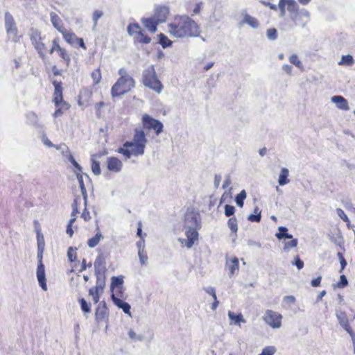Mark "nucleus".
Wrapping results in <instances>:
<instances>
[{
  "label": "nucleus",
  "mask_w": 355,
  "mask_h": 355,
  "mask_svg": "<svg viewBox=\"0 0 355 355\" xmlns=\"http://www.w3.org/2000/svg\"><path fill=\"white\" fill-rule=\"evenodd\" d=\"M168 32L175 37H197L200 27L187 15L176 16L173 21L168 24Z\"/></svg>",
  "instance_id": "nucleus-1"
},
{
  "label": "nucleus",
  "mask_w": 355,
  "mask_h": 355,
  "mask_svg": "<svg viewBox=\"0 0 355 355\" xmlns=\"http://www.w3.org/2000/svg\"><path fill=\"white\" fill-rule=\"evenodd\" d=\"M146 143L147 139L144 130L136 129L133 141L125 142L117 152L122 154L125 158H130L132 155H141L144 153Z\"/></svg>",
  "instance_id": "nucleus-2"
},
{
  "label": "nucleus",
  "mask_w": 355,
  "mask_h": 355,
  "mask_svg": "<svg viewBox=\"0 0 355 355\" xmlns=\"http://www.w3.org/2000/svg\"><path fill=\"white\" fill-rule=\"evenodd\" d=\"M95 274L96 276V286L89 290V295L92 297L95 304L100 300V295L103 293L105 286V263L103 257L98 256L94 262Z\"/></svg>",
  "instance_id": "nucleus-3"
},
{
  "label": "nucleus",
  "mask_w": 355,
  "mask_h": 355,
  "mask_svg": "<svg viewBox=\"0 0 355 355\" xmlns=\"http://www.w3.org/2000/svg\"><path fill=\"white\" fill-rule=\"evenodd\" d=\"M118 73L120 77L111 89L112 97L123 95L135 87L134 78L127 73L124 68H121Z\"/></svg>",
  "instance_id": "nucleus-4"
},
{
  "label": "nucleus",
  "mask_w": 355,
  "mask_h": 355,
  "mask_svg": "<svg viewBox=\"0 0 355 355\" xmlns=\"http://www.w3.org/2000/svg\"><path fill=\"white\" fill-rule=\"evenodd\" d=\"M142 83L157 94H160L163 89V85L157 76L153 65L148 66L143 71Z\"/></svg>",
  "instance_id": "nucleus-5"
},
{
  "label": "nucleus",
  "mask_w": 355,
  "mask_h": 355,
  "mask_svg": "<svg viewBox=\"0 0 355 355\" xmlns=\"http://www.w3.org/2000/svg\"><path fill=\"white\" fill-rule=\"evenodd\" d=\"M31 44L35 47L40 57L42 59L45 58L46 46L42 42L43 37L41 31L37 28H31L29 32Z\"/></svg>",
  "instance_id": "nucleus-6"
},
{
  "label": "nucleus",
  "mask_w": 355,
  "mask_h": 355,
  "mask_svg": "<svg viewBox=\"0 0 355 355\" xmlns=\"http://www.w3.org/2000/svg\"><path fill=\"white\" fill-rule=\"evenodd\" d=\"M4 21L5 28L8 38L13 42H17L19 39V36L18 35L17 24L12 15L9 12L5 13Z\"/></svg>",
  "instance_id": "nucleus-7"
},
{
  "label": "nucleus",
  "mask_w": 355,
  "mask_h": 355,
  "mask_svg": "<svg viewBox=\"0 0 355 355\" xmlns=\"http://www.w3.org/2000/svg\"><path fill=\"white\" fill-rule=\"evenodd\" d=\"M283 316L281 313L268 309L265 311L263 320L273 329H278L282 326Z\"/></svg>",
  "instance_id": "nucleus-8"
},
{
  "label": "nucleus",
  "mask_w": 355,
  "mask_h": 355,
  "mask_svg": "<svg viewBox=\"0 0 355 355\" xmlns=\"http://www.w3.org/2000/svg\"><path fill=\"white\" fill-rule=\"evenodd\" d=\"M143 128L146 130H154L156 135H159L163 130L162 123L150 116L145 114L142 119Z\"/></svg>",
  "instance_id": "nucleus-9"
},
{
  "label": "nucleus",
  "mask_w": 355,
  "mask_h": 355,
  "mask_svg": "<svg viewBox=\"0 0 355 355\" xmlns=\"http://www.w3.org/2000/svg\"><path fill=\"white\" fill-rule=\"evenodd\" d=\"M109 311L105 301H101L97 306L95 311V320L97 323L108 321Z\"/></svg>",
  "instance_id": "nucleus-10"
},
{
  "label": "nucleus",
  "mask_w": 355,
  "mask_h": 355,
  "mask_svg": "<svg viewBox=\"0 0 355 355\" xmlns=\"http://www.w3.org/2000/svg\"><path fill=\"white\" fill-rule=\"evenodd\" d=\"M80 200V198H76L71 205V218L69 220L66 230L67 234L69 236V237H72L73 235L72 225L76 220V215L79 213Z\"/></svg>",
  "instance_id": "nucleus-11"
},
{
  "label": "nucleus",
  "mask_w": 355,
  "mask_h": 355,
  "mask_svg": "<svg viewBox=\"0 0 355 355\" xmlns=\"http://www.w3.org/2000/svg\"><path fill=\"white\" fill-rule=\"evenodd\" d=\"M199 214L196 212L194 209H187L185 217H184V223L186 225L188 226V228H200V223L198 220Z\"/></svg>",
  "instance_id": "nucleus-12"
},
{
  "label": "nucleus",
  "mask_w": 355,
  "mask_h": 355,
  "mask_svg": "<svg viewBox=\"0 0 355 355\" xmlns=\"http://www.w3.org/2000/svg\"><path fill=\"white\" fill-rule=\"evenodd\" d=\"M198 229V228L192 227L188 228L185 232L187 239L186 240L180 239L179 241L182 243H184L187 248H191L193 245L194 243L198 240V232L197 231Z\"/></svg>",
  "instance_id": "nucleus-13"
},
{
  "label": "nucleus",
  "mask_w": 355,
  "mask_h": 355,
  "mask_svg": "<svg viewBox=\"0 0 355 355\" xmlns=\"http://www.w3.org/2000/svg\"><path fill=\"white\" fill-rule=\"evenodd\" d=\"M310 15V12L307 10L302 9L294 15L291 16V19L295 21L297 25H300L304 28L309 21Z\"/></svg>",
  "instance_id": "nucleus-14"
},
{
  "label": "nucleus",
  "mask_w": 355,
  "mask_h": 355,
  "mask_svg": "<svg viewBox=\"0 0 355 355\" xmlns=\"http://www.w3.org/2000/svg\"><path fill=\"white\" fill-rule=\"evenodd\" d=\"M107 169L110 171L118 173L123 167L122 162L116 157H110L107 159Z\"/></svg>",
  "instance_id": "nucleus-15"
},
{
  "label": "nucleus",
  "mask_w": 355,
  "mask_h": 355,
  "mask_svg": "<svg viewBox=\"0 0 355 355\" xmlns=\"http://www.w3.org/2000/svg\"><path fill=\"white\" fill-rule=\"evenodd\" d=\"M169 13V10L166 6H157L155 8V14L153 17L156 21L160 24L166 21L167 16Z\"/></svg>",
  "instance_id": "nucleus-16"
},
{
  "label": "nucleus",
  "mask_w": 355,
  "mask_h": 355,
  "mask_svg": "<svg viewBox=\"0 0 355 355\" xmlns=\"http://www.w3.org/2000/svg\"><path fill=\"white\" fill-rule=\"evenodd\" d=\"M37 277L41 288L44 291H46L47 286L46 283L45 269L43 263H38L37 268Z\"/></svg>",
  "instance_id": "nucleus-17"
},
{
  "label": "nucleus",
  "mask_w": 355,
  "mask_h": 355,
  "mask_svg": "<svg viewBox=\"0 0 355 355\" xmlns=\"http://www.w3.org/2000/svg\"><path fill=\"white\" fill-rule=\"evenodd\" d=\"M336 318L340 325L345 329H349L351 327L347 313L344 311H338L336 312Z\"/></svg>",
  "instance_id": "nucleus-18"
},
{
  "label": "nucleus",
  "mask_w": 355,
  "mask_h": 355,
  "mask_svg": "<svg viewBox=\"0 0 355 355\" xmlns=\"http://www.w3.org/2000/svg\"><path fill=\"white\" fill-rule=\"evenodd\" d=\"M243 16V20L240 22V24H248L253 28H257L259 26V21L254 17L248 15L245 11L242 12Z\"/></svg>",
  "instance_id": "nucleus-19"
},
{
  "label": "nucleus",
  "mask_w": 355,
  "mask_h": 355,
  "mask_svg": "<svg viewBox=\"0 0 355 355\" xmlns=\"http://www.w3.org/2000/svg\"><path fill=\"white\" fill-rule=\"evenodd\" d=\"M331 101L336 104L339 110H347L349 109L347 101L342 96H334L331 97Z\"/></svg>",
  "instance_id": "nucleus-20"
},
{
  "label": "nucleus",
  "mask_w": 355,
  "mask_h": 355,
  "mask_svg": "<svg viewBox=\"0 0 355 355\" xmlns=\"http://www.w3.org/2000/svg\"><path fill=\"white\" fill-rule=\"evenodd\" d=\"M227 266L229 270L230 275H234L236 272L239 271V259L236 257L230 259L227 261Z\"/></svg>",
  "instance_id": "nucleus-21"
},
{
  "label": "nucleus",
  "mask_w": 355,
  "mask_h": 355,
  "mask_svg": "<svg viewBox=\"0 0 355 355\" xmlns=\"http://www.w3.org/2000/svg\"><path fill=\"white\" fill-rule=\"evenodd\" d=\"M50 17L53 27L56 28L60 33L62 32L64 28L60 17L55 12H51Z\"/></svg>",
  "instance_id": "nucleus-22"
},
{
  "label": "nucleus",
  "mask_w": 355,
  "mask_h": 355,
  "mask_svg": "<svg viewBox=\"0 0 355 355\" xmlns=\"http://www.w3.org/2000/svg\"><path fill=\"white\" fill-rule=\"evenodd\" d=\"M141 21L144 26L147 28L151 33H155L157 31V26L159 24V23L153 17L142 19Z\"/></svg>",
  "instance_id": "nucleus-23"
},
{
  "label": "nucleus",
  "mask_w": 355,
  "mask_h": 355,
  "mask_svg": "<svg viewBox=\"0 0 355 355\" xmlns=\"http://www.w3.org/2000/svg\"><path fill=\"white\" fill-rule=\"evenodd\" d=\"M112 300L114 304H116L119 308L121 309L125 313L128 314L129 315H131L130 306L128 303L124 302L119 297H114V296H112Z\"/></svg>",
  "instance_id": "nucleus-24"
},
{
  "label": "nucleus",
  "mask_w": 355,
  "mask_h": 355,
  "mask_svg": "<svg viewBox=\"0 0 355 355\" xmlns=\"http://www.w3.org/2000/svg\"><path fill=\"white\" fill-rule=\"evenodd\" d=\"M288 175L289 172L287 168H282L278 180L279 185L283 186L288 184L290 182V180L288 178Z\"/></svg>",
  "instance_id": "nucleus-25"
},
{
  "label": "nucleus",
  "mask_w": 355,
  "mask_h": 355,
  "mask_svg": "<svg viewBox=\"0 0 355 355\" xmlns=\"http://www.w3.org/2000/svg\"><path fill=\"white\" fill-rule=\"evenodd\" d=\"M60 33L62 34L64 40L70 44H74L78 40V37L74 33H67L65 29Z\"/></svg>",
  "instance_id": "nucleus-26"
},
{
  "label": "nucleus",
  "mask_w": 355,
  "mask_h": 355,
  "mask_svg": "<svg viewBox=\"0 0 355 355\" xmlns=\"http://www.w3.org/2000/svg\"><path fill=\"white\" fill-rule=\"evenodd\" d=\"M286 6L292 16L298 12V5L295 0H286Z\"/></svg>",
  "instance_id": "nucleus-27"
},
{
  "label": "nucleus",
  "mask_w": 355,
  "mask_h": 355,
  "mask_svg": "<svg viewBox=\"0 0 355 355\" xmlns=\"http://www.w3.org/2000/svg\"><path fill=\"white\" fill-rule=\"evenodd\" d=\"M134 39L139 43L148 44L150 42V37L144 34V31L141 30L137 35H135Z\"/></svg>",
  "instance_id": "nucleus-28"
},
{
  "label": "nucleus",
  "mask_w": 355,
  "mask_h": 355,
  "mask_svg": "<svg viewBox=\"0 0 355 355\" xmlns=\"http://www.w3.org/2000/svg\"><path fill=\"white\" fill-rule=\"evenodd\" d=\"M228 316L230 319L236 324H240L241 322H245L241 313L236 314L232 311H229Z\"/></svg>",
  "instance_id": "nucleus-29"
},
{
  "label": "nucleus",
  "mask_w": 355,
  "mask_h": 355,
  "mask_svg": "<svg viewBox=\"0 0 355 355\" xmlns=\"http://www.w3.org/2000/svg\"><path fill=\"white\" fill-rule=\"evenodd\" d=\"M141 31V28L137 23L130 24L127 28L128 34L133 37L137 35Z\"/></svg>",
  "instance_id": "nucleus-30"
},
{
  "label": "nucleus",
  "mask_w": 355,
  "mask_h": 355,
  "mask_svg": "<svg viewBox=\"0 0 355 355\" xmlns=\"http://www.w3.org/2000/svg\"><path fill=\"white\" fill-rule=\"evenodd\" d=\"M354 63V60L352 55H343L341 57L340 60L338 62V65H346V66H352Z\"/></svg>",
  "instance_id": "nucleus-31"
},
{
  "label": "nucleus",
  "mask_w": 355,
  "mask_h": 355,
  "mask_svg": "<svg viewBox=\"0 0 355 355\" xmlns=\"http://www.w3.org/2000/svg\"><path fill=\"white\" fill-rule=\"evenodd\" d=\"M102 238V234L100 232H97L94 236L89 239L87 241V244L90 248L96 247L100 242Z\"/></svg>",
  "instance_id": "nucleus-32"
},
{
  "label": "nucleus",
  "mask_w": 355,
  "mask_h": 355,
  "mask_svg": "<svg viewBox=\"0 0 355 355\" xmlns=\"http://www.w3.org/2000/svg\"><path fill=\"white\" fill-rule=\"evenodd\" d=\"M158 37L159 43L164 49L168 47L172 44V42L164 34L160 33Z\"/></svg>",
  "instance_id": "nucleus-33"
},
{
  "label": "nucleus",
  "mask_w": 355,
  "mask_h": 355,
  "mask_svg": "<svg viewBox=\"0 0 355 355\" xmlns=\"http://www.w3.org/2000/svg\"><path fill=\"white\" fill-rule=\"evenodd\" d=\"M227 225L231 231L236 234L238 231V221L236 217L233 216L229 218Z\"/></svg>",
  "instance_id": "nucleus-34"
},
{
  "label": "nucleus",
  "mask_w": 355,
  "mask_h": 355,
  "mask_svg": "<svg viewBox=\"0 0 355 355\" xmlns=\"http://www.w3.org/2000/svg\"><path fill=\"white\" fill-rule=\"evenodd\" d=\"M287 228L285 227H279V232L276 234V237L278 239H282L283 238L286 239H292V235L287 233Z\"/></svg>",
  "instance_id": "nucleus-35"
},
{
  "label": "nucleus",
  "mask_w": 355,
  "mask_h": 355,
  "mask_svg": "<svg viewBox=\"0 0 355 355\" xmlns=\"http://www.w3.org/2000/svg\"><path fill=\"white\" fill-rule=\"evenodd\" d=\"M103 15V12L101 10H95L93 12V15H92V20L94 21V25H93V27H92V29L93 30H95L96 26H97V24H98V21L100 18H101Z\"/></svg>",
  "instance_id": "nucleus-36"
},
{
  "label": "nucleus",
  "mask_w": 355,
  "mask_h": 355,
  "mask_svg": "<svg viewBox=\"0 0 355 355\" xmlns=\"http://www.w3.org/2000/svg\"><path fill=\"white\" fill-rule=\"evenodd\" d=\"M123 279L122 276L113 277L111 282V289H114V287L123 286Z\"/></svg>",
  "instance_id": "nucleus-37"
},
{
  "label": "nucleus",
  "mask_w": 355,
  "mask_h": 355,
  "mask_svg": "<svg viewBox=\"0 0 355 355\" xmlns=\"http://www.w3.org/2000/svg\"><path fill=\"white\" fill-rule=\"evenodd\" d=\"M289 62L299 69H302L303 67L301 60L296 54H292L289 57Z\"/></svg>",
  "instance_id": "nucleus-38"
},
{
  "label": "nucleus",
  "mask_w": 355,
  "mask_h": 355,
  "mask_svg": "<svg viewBox=\"0 0 355 355\" xmlns=\"http://www.w3.org/2000/svg\"><path fill=\"white\" fill-rule=\"evenodd\" d=\"M246 198V192L245 190H242L236 196V202L237 205L240 207L243 206V200Z\"/></svg>",
  "instance_id": "nucleus-39"
},
{
  "label": "nucleus",
  "mask_w": 355,
  "mask_h": 355,
  "mask_svg": "<svg viewBox=\"0 0 355 355\" xmlns=\"http://www.w3.org/2000/svg\"><path fill=\"white\" fill-rule=\"evenodd\" d=\"M248 220L251 222H260L261 220V211L257 207L254 209V214H250L248 218Z\"/></svg>",
  "instance_id": "nucleus-40"
},
{
  "label": "nucleus",
  "mask_w": 355,
  "mask_h": 355,
  "mask_svg": "<svg viewBox=\"0 0 355 355\" xmlns=\"http://www.w3.org/2000/svg\"><path fill=\"white\" fill-rule=\"evenodd\" d=\"M79 303L80 304L82 311L85 313L91 312V306L87 302V301L84 298L79 299Z\"/></svg>",
  "instance_id": "nucleus-41"
},
{
  "label": "nucleus",
  "mask_w": 355,
  "mask_h": 355,
  "mask_svg": "<svg viewBox=\"0 0 355 355\" xmlns=\"http://www.w3.org/2000/svg\"><path fill=\"white\" fill-rule=\"evenodd\" d=\"M112 291V295L111 297L112 298V296L114 297H122L123 295V286H119V287H114V289H111Z\"/></svg>",
  "instance_id": "nucleus-42"
},
{
  "label": "nucleus",
  "mask_w": 355,
  "mask_h": 355,
  "mask_svg": "<svg viewBox=\"0 0 355 355\" xmlns=\"http://www.w3.org/2000/svg\"><path fill=\"white\" fill-rule=\"evenodd\" d=\"M128 334L129 338L134 341H141L144 338L142 335L137 334L133 329H130Z\"/></svg>",
  "instance_id": "nucleus-43"
},
{
  "label": "nucleus",
  "mask_w": 355,
  "mask_h": 355,
  "mask_svg": "<svg viewBox=\"0 0 355 355\" xmlns=\"http://www.w3.org/2000/svg\"><path fill=\"white\" fill-rule=\"evenodd\" d=\"M91 76L94 84H98L100 83L101 80V73L99 69H95L94 71H92Z\"/></svg>",
  "instance_id": "nucleus-44"
},
{
  "label": "nucleus",
  "mask_w": 355,
  "mask_h": 355,
  "mask_svg": "<svg viewBox=\"0 0 355 355\" xmlns=\"http://www.w3.org/2000/svg\"><path fill=\"white\" fill-rule=\"evenodd\" d=\"M297 245V240L296 239H291V241L284 243V250H288L291 248L296 247Z\"/></svg>",
  "instance_id": "nucleus-45"
},
{
  "label": "nucleus",
  "mask_w": 355,
  "mask_h": 355,
  "mask_svg": "<svg viewBox=\"0 0 355 355\" xmlns=\"http://www.w3.org/2000/svg\"><path fill=\"white\" fill-rule=\"evenodd\" d=\"M348 284V281L345 275H341L340 277V280L336 284V287L339 288H343L346 287Z\"/></svg>",
  "instance_id": "nucleus-46"
},
{
  "label": "nucleus",
  "mask_w": 355,
  "mask_h": 355,
  "mask_svg": "<svg viewBox=\"0 0 355 355\" xmlns=\"http://www.w3.org/2000/svg\"><path fill=\"white\" fill-rule=\"evenodd\" d=\"M275 352L276 348L274 346H268L264 347L259 355H273Z\"/></svg>",
  "instance_id": "nucleus-47"
},
{
  "label": "nucleus",
  "mask_w": 355,
  "mask_h": 355,
  "mask_svg": "<svg viewBox=\"0 0 355 355\" xmlns=\"http://www.w3.org/2000/svg\"><path fill=\"white\" fill-rule=\"evenodd\" d=\"M336 213L338 215V216L344 221L347 223V225H349L350 223V220L348 218L347 216L345 214V213L344 212V211L340 209V208H337L336 209Z\"/></svg>",
  "instance_id": "nucleus-48"
},
{
  "label": "nucleus",
  "mask_w": 355,
  "mask_h": 355,
  "mask_svg": "<svg viewBox=\"0 0 355 355\" xmlns=\"http://www.w3.org/2000/svg\"><path fill=\"white\" fill-rule=\"evenodd\" d=\"M92 172L96 175H98L101 174L100 163L98 161L92 160Z\"/></svg>",
  "instance_id": "nucleus-49"
},
{
  "label": "nucleus",
  "mask_w": 355,
  "mask_h": 355,
  "mask_svg": "<svg viewBox=\"0 0 355 355\" xmlns=\"http://www.w3.org/2000/svg\"><path fill=\"white\" fill-rule=\"evenodd\" d=\"M60 56L67 63V64L69 63L70 62V57L69 55V54L67 53V51L63 49V48H60V50H58L57 51Z\"/></svg>",
  "instance_id": "nucleus-50"
},
{
  "label": "nucleus",
  "mask_w": 355,
  "mask_h": 355,
  "mask_svg": "<svg viewBox=\"0 0 355 355\" xmlns=\"http://www.w3.org/2000/svg\"><path fill=\"white\" fill-rule=\"evenodd\" d=\"M337 256L340 260V266H341L340 270H339V272H342L347 266V261H346L342 252H338L337 254Z\"/></svg>",
  "instance_id": "nucleus-51"
},
{
  "label": "nucleus",
  "mask_w": 355,
  "mask_h": 355,
  "mask_svg": "<svg viewBox=\"0 0 355 355\" xmlns=\"http://www.w3.org/2000/svg\"><path fill=\"white\" fill-rule=\"evenodd\" d=\"M267 37L270 40H275L277 37V32L275 28H270L266 33Z\"/></svg>",
  "instance_id": "nucleus-52"
},
{
  "label": "nucleus",
  "mask_w": 355,
  "mask_h": 355,
  "mask_svg": "<svg viewBox=\"0 0 355 355\" xmlns=\"http://www.w3.org/2000/svg\"><path fill=\"white\" fill-rule=\"evenodd\" d=\"M235 212V208L232 205H226L225 206V215L227 217H230L234 215Z\"/></svg>",
  "instance_id": "nucleus-53"
},
{
  "label": "nucleus",
  "mask_w": 355,
  "mask_h": 355,
  "mask_svg": "<svg viewBox=\"0 0 355 355\" xmlns=\"http://www.w3.org/2000/svg\"><path fill=\"white\" fill-rule=\"evenodd\" d=\"M67 256L70 262L75 261L76 259V252L71 247L68 250Z\"/></svg>",
  "instance_id": "nucleus-54"
},
{
  "label": "nucleus",
  "mask_w": 355,
  "mask_h": 355,
  "mask_svg": "<svg viewBox=\"0 0 355 355\" xmlns=\"http://www.w3.org/2000/svg\"><path fill=\"white\" fill-rule=\"evenodd\" d=\"M68 160L73 164V166L76 168L78 171H81V166L78 164V163L75 160L73 156L69 152L67 155Z\"/></svg>",
  "instance_id": "nucleus-55"
},
{
  "label": "nucleus",
  "mask_w": 355,
  "mask_h": 355,
  "mask_svg": "<svg viewBox=\"0 0 355 355\" xmlns=\"http://www.w3.org/2000/svg\"><path fill=\"white\" fill-rule=\"evenodd\" d=\"M286 0H279L278 7L280 10V17H284L286 13L285 10Z\"/></svg>",
  "instance_id": "nucleus-56"
},
{
  "label": "nucleus",
  "mask_w": 355,
  "mask_h": 355,
  "mask_svg": "<svg viewBox=\"0 0 355 355\" xmlns=\"http://www.w3.org/2000/svg\"><path fill=\"white\" fill-rule=\"evenodd\" d=\"M295 260V265L297 268L298 270H301L304 267V262L302 261L299 256H296L294 259Z\"/></svg>",
  "instance_id": "nucleus-57"
},
{
  "label": "nucleus",
  "mask_w": 355,
  "mask_h": 355,
  "mask_svg": "<svg viewBox=\"0 0 355 355\" xmlns=\"http://www.w3.org/2000/svg\"><path fill=\"white\" fill-rule=\"evenodd\" d=\"M81 217L85 221H88L91 219L90 213L87 208H85L81 214Z\"/></svg>",
  "instance_id": "nucleus-58"
},
{
  "label": "nucleus",
  "mask_w": 355,
  "mask_h": 355,
  "mask_svg": "<svg viewBox=\"0 0 355 355\" xmlns=\"http://www.w3.org/2000/svg\"><path fill=\"white\" fill-rule=\"evenodd\" d=\"M42 141L48 147H55L56 149H59L60 148L59 146L53 145V143L46 137H43Z\"/></svg>",
  "instance_id": "nucleus-59"
},
{
  "label": "nucleus",
  "mask_w": 355,
  "mask_h": 355,
  "mask_svg": "<svg viewBox=\"0 0 355 355\" xmlns=\"http://www.w3.org/2000/svg\"><path fill=\"white\" fill-rule=\"evenodd\" d=\"M282 69L288 75H291L293 67L288 64H284L282 65Z\"/></svg>",
  "instance_id": "nucleus-60"
},
{
  "label": "nucleus",
  "mask_w": 355,
  "mask_h": 355,
  "mask_svg": "<svg viewBox=\"0 0 355 355\" xmlns=\"http://www.w3.org/2000/svg\"><path fill=\"white\" fill-rule=\"evenodd\" d=\"M321 280H322V277L319 276L317 278L313 279L311 281V284L313 287H318L320 285Z\"/></svg>",
  "instance_id": "nucleus-61"
},
{
  "label": "nucleus",
  "mask_w": 355,
  "mask_h": 355,
  "mask_svg": "<svg viewBox=\"0 0 355 355\" xmlns=\"http://www.w3.org/2000/svg\"><path fill=\"white\" fill-rule=\"evenodd\" d=\"M139 258H140L141 264H144L146 262L147 259H148L147 255L146 254H144L143 250H139Z\"/></svg>",
  "instance_id": "nucleus-62"
},
{
  "label": "nucleus",
  "mask_w": 355,
  "mask_h": 355,
  "mask_svg": "<svg viewBox=\"0 0 355 355\" xmlns=\"http://www.w3.org/2000/svg\"><path fill=\"white\" fill-rule=\"evenodd\" d=\"M284 301L286 302V303H288V304H294L295 302V298L294 296L293 295H287V296H285L284 297Z\"/></svg>",
  "instance_id": "nucleus-63"
},
{
  "label": "nucleus",
  "mask_w": 355,
  "mask_h": 355,
  "mask_svg": "<svg viewBox=\"0 0 355 355\" xmlns=\"http://www.w3.org/2000/svg\"><path fill=\"white\" fill-rule=\"evenodd\" d=\"M345 331L349 334L353 340L354 344H355V332L353 331L352 327H349V329H347Z\"/></svg>",
  "instance_id": "nucleus-64"
}]
</instances>
